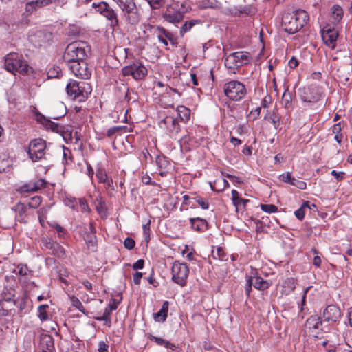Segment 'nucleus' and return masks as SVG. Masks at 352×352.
Listing matches in <instances>:
<instances>
[{"label": "nucleus", "instance_id": "9", "mask_svg": "<svg viewBox=\"0 0 352 352\" xmlns=\"http://www.w3.org/2000/svg\"><path fill=\"white\" fill-rule=\"evenodd\" d=\"M123 76H131L135 80H142L147 75L148 70L140 61L134 60L129 65L122 68Z\"/></svg>", "mask_w": 352, "mask_h": 352}, {"label": "nucleus", "instance_id": "25", "mask_svg": "<svg viewBox=\"0 0 352 352\" xmlns=\"http://www.w3.org/2000/svg\"><path fill=\"white\" fill-rule=\"evenodd\" d=\"M168 301L166 300L163 302L160 310L153 314V318L155 321L163 322L166 320L168 311Z\"/></svg>", "mask_w": 352, "mask_h": 352}, {"label": "nucleus", "instance_id": "20", "mask_svg": "<svg viewBox=\"0 0 352 352\" xmlns=\"http://www.w3.org/2000/svg\"><path fill=\"white\" fill-rule=\"evenodd\" d=\"M306 327L311 333H318L322 331V322L320 318L316 315L311 316L306 321Z\"/></svg>", "mask_w": 352, "mask_h": 352}, {"label": "nucleus", "instance_id": "57", "mask_svg": "<svg viewBox=\"0 0 352 352\" xmlns=\"http://www.w3.org/2000/svg\"><path fill=\"white\" fill-rule=\"evenodd\" d=\"M150 224L151 221L149 220L146 224L143 225V233L145 240L148 242L150 239Z\"/></svg>", "mask_w": 352, "mask_h": 352}, {"label": "nucleus", "instance_id": "39", "mask_svg": "<svg viewBox=\"0 0 352 352\" xmlns=\"http://www.w3.org/2000/svg\"><path fill=\"white\" fill-rule=\"evenodd\" d=\"M116 52H114V59L120 63L122 60H124L126 58V49L119 47L118 48H115Z\"/></svg>", "mask_w": 352, "mask_h": 352}, {"label": "nucleus", "instance_id": "24", "mask_svg": "<svg viewBox=\"0 0 352 352\" xmlns=\"http://www.w3.org/2000/svg\"><path fill=\"white\" fill-rule=\"evenodd\" d=\"M92 7L96 10V12L104 16L107 19H110V9L107 3L104 1H100L98 3H93Z\"/></svg>", "mask_w": 352, "mask_h": 352}, {"label": "nucleus", "instance_id": "60", "mask_svg": "<svg viewBox=\"0 0 352 352\" xmlns=\"http://www.w3.org/2000/svg\"><path fill=\"white\" fill-rule=\"evenodd\" d=\"M52 228H54L59 236H63L66 232L65 230L59 224L54 223L52 225Z\"/></svg>", "mask_w": 352, "mask_h": 352}, {"label": "nucleus", "instance_id": "47", "mask_svg": "<svg viewBox=\"0 0 352 352\" xmlns=\"http://www.w3.org/2000/svg\"><path fill=\"white\" fill-rule=\"evenodd\" d=\"M261 208L263 212L269 214L278 211V207L274 204H261Z\"/></svg>", "mask_w": 352, "mask_h": 352}, {"label": "nucleus", "instance_id": "44", "mask_svg": "<svg viewBox=\"0 0 352 352\" xmlns=\"http://www.w3.org/2000/svg\"><path fill=\"white\" fill-rule=\"evenodd\" d=\"M196 203H197L202 209L207 210L209 208V203L208 200L205 198H203L201 196H195L192 197Z\"/></svg>", "mask_w": 352, "mask_h": 352}, {"label": "nucleus", "instance_id": "13", "mask_svg": "<svg viewBox=\"0 0 352 352\" xmlns=\"http://www.w3.org/2000/svg\"><path fill=\"white\" fill-rule=\"evenodd\" d=\"M53 35L51 32L39 30L32 35L30 39L36 47H46L50 44Z\"/></svg>", "mask_w": 352, "mask_h": 352}, {"label": "nucleus", "instance_id": "18", "mask_svg": "<svg viewBox=\"0 0 352 352\" xmlns=\"http://www.w3.org/2000/svg\"><path fill=\"white\" fill-rule=\"evenodd\" d=\"M279 179L283 182L290 184L300 190H305L307 188V184L305 182L292 177L290 172L281 174L279 176Z\"/></svg>", "mask_w": 352, "mask_h": 352}, {"label": "nucleus", "instance_id": "23", "mask_svg": "<svg viewBox=\"0 0 352 352\" xmlns=\"http://www.w3.org/2000/svg\"><path fill=\"white\" fill-rule=\"evenodd\" d=\"M96 209L101 219H105L108 217V207L102 197L96 199Z\"/></svg>", "mask_w": 352, "mask_h": 352}, {"label": "nucleus", "instance_id": "33", "mask_svg": "<svg viewBox=\"0 0 352 352\" xmlns=\"http://www.w3.org/2000/svg\"><path fill=\"white\" fill-rule=\"evenodd\" d=\"M285 294H289L296 288V283L294 278H287L282 283Z\"/></svg>", "mask_w": 352, "mask_h": 352}, {"label": "nucleus", "instance_id": "30", "mask_svg": "<svg viewBox=\"0 0 352 352\" xmlns=\"http://www.w3.org/2000/svg\"><path fill=\"white\" fill-rule=\"evenodd\" d=\"M250 12V8L249 7L245 6L241 8H228L225 10L224 12L227 14H231L233 16H241V14H246L248 15Z\"/></svg>", "mask_w": 352, "mask_h": 352}, {"label": "nucleus", "instance_id": "19", "mask_svg": "<svg viewBox=\"0 0 352 352\" xmlns=\"http://www.w3.org/2000/svg\"><path fill=\"white\" fill-rule=\"evenodd\" d=\"M46 181L43 179H39L34 182H30L21 186V190L25 192H36L46 186Z\"/></svg>", "mask_w": 352, "mask_h": 352}, {"label": "nucleus", "instance_id": "53", "mask_svg": "<svg viewBox=\"0 0 352 352\" xmlns=\"http://www.w3.org/2000/svg\"><path fill=\"white\" fill-rule=\"evenodd\" d=\"M41 203V198L39 196H35L32 197L30 201L28 203L29 208H36L40 206Z\"/></svg>", "mask_w": 352, "mask_h": 352}, {"label": "nucleus", "instance_id": "61", "mask_svg": "<svg viewBox=\"0 0 352 352\" xmlns=\"http://www.w3.org/2000/svg\"><path fill=\"white\" fill-rule=\"evenodd\" d=\"M60 73L61 72L58 67H57L56 69L53 68L50 69V71L47 72V76L50 78L59 77Z\"/></svg>", "mask_w": 352, "mask_h": 352}, {"label": "nucleus", "instance_id": "28", "mask_svg": "<svg viewBox=\"0 0 352 352\" xmlns=\"http://www.w3.org/2000/svg\"><path fill=\"white\" fill-rule=\"evenodd\" d=\"M40 344L43 352H52L54 349V340L50 336H43Z\"/></svg>", "mask_w": 352, "mask_h": 352}, {"label": "nucleus", "instance_id": "50", "mask_svg": "<svg viewBox=\"0 0 352 352\" xmlns=\"http://www.w3.org/2000/svg\"><path fill=\"white\" fill-rule=\"evenodd\" d=\"M212 256L214 259H219L222 261L224 260L225 253L221 248L218 247L215 250H213L212 251Z\"/></svg>", "mask_w": 352, "mask_h": 352}, {"label": "nucleus", "instance_id": "48", "mask_svg": "<svg viewBox=\"0 0 352 352\" xmlns=\"http://www.w3.org/2000/svg\"><path fill=\"white\" fill-rule=\"evenodd\" d=\"M309 207V203L305 202L300 208L295 211L294 214L296 218L299 220H302L305 217V208Z\"/></svg>", "mask_w": 352, "mask_h": 352}, {"label": "nucleus", "instance_id": "35", "mask_svg": "<svg viewBox=\"0 0 352 352\" xmlns=\"http://www.w3.org/2000/svg\"><path fill=\"white\" fill-rule=\"evenodd\" d=\"M331 10L333 23H339L343 16L342 8L338 5H334L332 7Z\"/></svg>", "mask_w": 352, "mask_h": 352}, {"label": "nucleus", "instance_id": "29", "mask_svg": "<svg viewBox=\"0 0 352 352\" xmlns=\"http://www.w3.org/2000/svg\"><path fill=\"white\" fill-rule=\"evenodd\" d=\"M155 33H162L164 37H166L173 45H177V38L176 37L170 32L166 30L165 28L161 26L154 27Z\"/></svg>", "mask_w": 352, "mask_h": 352}, {"label": "nucleus", "instance_id": "42", "mask_svg": "<svg viewBox=\"0 0 352 352\" xmlns=\"http://www.w3.org/2000/svg\"><path fill=\"white\" fill-rule=\"evenodd\" d=\"M198 21L197 20H191L189 21H186L183 25L180 28V34L182 36L184 35L185 33L190 31V29L197 23Z\"/></svg>", "mask_w": 352, "mask_h": 352}, {"label": "nucleus", "instance_id": "51", "mask_svg": "<svg viewBox=\"0 0 352 352\" xmlns=\"http://www.w3.org/2000/svg\"><path fill=\"white\" fill-rule=\"evenodd\" d=\"M85 241L87 242L88 248L92 251H95L96 249V236L94 234L87 236V239H85Z\"/></svg>", "mask_w": 352, "mask_h": 352}, {"label": "nucleus", "instance_id": "46", "mask_svg": "<svg viewBox=\"0 0 352 352\" xmlns=\"http://www.w3.org/2000/svg\"><path fill=\"white\" fill-rule=\"evenodd\" d=\"M292 95L288 91H285L282 96V102L284 104L285 108L288 109L292 104Z\"/></svg>", "mask_w": 352, "mask_h": 352}, {"label": "nucleus", "instance_id": "56", "mask_svg": "<svg viewBox=\"0 0 352 352\" xmlns=\"http://www.w3.org/2000/svg\"><path fill=\"white\" fill-rule=\"evenodd\" d=\"M71 301H72V305L74 307H75L79 311L84 312V307H83L82 302L78 300V298L73 296L71 298Z\"/></svg>", "mask_w": 352, "mask_h": 352}, {"label": "nucleus", "instance_id": "62", "mask_svg": "<svg viewBox=\"0 0 352 352\" xmlns=\"http://www.w3.org/2000/svg\"><path fill=\"white\" fill-rule=\"evenodd\" d=\"M98 352H109V345L104 341H100L98 343Z\"/></svg>", "mask_w": 352, "mask_h": 352}, {"label": "nucleus", "instance_id": "2", "mask_svg": "<svg viewBox=\"0 0 352 352\" xmlns=\"http://www.w3.org/2000/svg\"><path fill=\"white\" fill-rule=\"evenodd\" d=\"M91 52V48L86 42L76 41L69 43L63 55V59L67 63L85 60Z\"/></svg>", "mask_w": 352, "mask_h": 352}, {"label": "nucleus", "instance_id": "7", "mask_svg": "<svg viewBox=\"0 0 352 352\" xmlns=\"http://www.w3.org/2000/svg\"><path fill=\"white\" fill-rule=\"evenodd\" d=\"M225 95L232 100L239 101L246 94L245 85L238 80H231L224 85Z\"/></svg>", "mask_w": 352, "mask_h": 352}, {"label": "nucleus", "instance_id": "12", "mask_svg": "<svg viewBox=\"0 0 352 352\" xmlns=\"http://www.w3.org/2000/svg\"><path fill=\"white\" fill-rule=\"evenodd\" d=\"M321 96L320 88L316 85H311L300 90L301 100L305 102H315Z\"/></svg>", "mask_w": 352, "mask_h": 352}, {"label": "nucleus", "instance_id": "1", "mask_svg": "<svg viewBox=\"0 0 352 352\" xmlns=\"http://www.w3.org/2000/svg\"><path fill=\"white\" fill-rule=\"evenodd\" d=\"M309 19V14L305 10H297L283 16L281 26L285 32L294 34L301 30Z\"/></svg>", "mask_w": 352, "mask_h": 352}, {"label": "nucleus", "instance_id": "26", "mask_svg": "<svg viewBox=\"0 0 352 352\" xmlns=\"http://www.w3.org/2000/svg\"><path fill=\"white\" fill-rule=\"evenodd\" d=\"M248 278L252 280L251 283L256 289L263 291L267 289L270 285L268 281L263 280L260 276H248Z\"/></svg>", "mask_w": 352, "mask_h": 352}, {"label": "nucleus", "instance_id": "58", "mask_svg": "<svg viewBox=\"0 0 352 352\" xmlns=\"http://www.w3.org/2000/svg\"><path fill=\"white\" fill-rule=\"evenodd\" d=\"M135 245V242L132 238L127 237L124 239V245L125 248L128 250H132L134 248Z\"/></svg>", "mask_w": 352, "mask_h": 352}, {"label": "nucleus", "instance_id": "43", "mask_svg": "<svg viewBox=\"0 0 352 352\" xmlns=\"http://www.w3.org/2000/svg\"><path fill=\"white\" fill-rule=\"evenodd\" d=\"M47 308H48L47 305H41L38 307V317L41 321H45L49 318Z\"/></svg>", "mask_w": 352, "mask_h": 352}, {"label": "nucleus", "instance_id": "38", "mask_svg": "<svg viewBox=\"0 0 352 352\" xmlns=\"http://www.w3.org/2000/svg\"><path fill=\"white\" fill-rule=\"evenodd\" d=\"M178 116L181 120L186 122L190 118V111L184 106H179L177 108Z\"/></svg>", "mask_w": 352, "mask_h": 352}, {"label": "nucleus", "instance_id": "41", "mask_svg": "<svg viewBox=\"0 0 352 352\" xmlns=\"http://www.w3.org/2000/svg\"><path fill=\"white\" fill-rule=\"evenodd\" d=\"M96 176L100 183H104L107 182L108 177L107 172L105 169L100 166H98L97 168Z\"/></svg>", "mask_w": 352, "mask_h": 352}, {"label": "nucleus", "instance_id": "17", "mask_svg": "<svg viewBox=\"0 0 352 352\" xmlns=\"http://www.w3.org/2000/svg\"><path fill=\"white\" fill-rule=\"evenodd\" d=\"M56 2V0H33L25 3V12L30 14Z\"/></svg>", "mask_w": 352, "mask_h": 352}, {"label": "nucleus", "instance_id": "37", "mask_svg": "<svg viewBox=\"0 0 352 352\" xmlns=\"http://www.w3.org/2000/svg\"><path fill=\"white\" fill-rule=\"evenodd\" d=\"M49 248L52 249L53 254L58 257H63L65 255L64 248L57 243H50Z\"/></svg>", "mask_w": 352, "mask_h": 352}, {"label": "nucleus", "instance_id": "15", "mask_svg": "<svg viewBox=\"0 0 352 352\" xmlns=\"http://www.w3.org/2000/svg\"><path fill=\"white\" fill-rule=\"evenodd\" d=\"M322 316L324 321L336 322L341 318L342 314L338 306L329 305L323 311Z\"/></svg>", "mask_w": 352, "mask_h": 352}, {"label": "nucleus", "instance_id": "14", "mask_svg": "<svg viewBox=\"0 0 352 352\" xmlns=\"http://www.w3.org/2000/svg\"><path fill=\"white\" fill-rule=\"evenodd\" d=\"M161 128H166V131L171 138H175L180 131V126L177 118L173 116H166L160 123Z\"/></svg>", "mask_w": 352, "mask_h": 352}, {"label": "nucleus", "instance_id": "36", "mask_svg": "<svg viewBox=\"0 0 352 352\" xmlns=\"http://www.w3.org/2000/svg\"><path fill=\"white\" fill-rule=\"evenodd\" d=\"M14 294L11 292H3L0 298V306L3 307V302H12L13 305L16 304V301L14 299Z\"/></svg>", "mask_w": 352, "mask_h": 352}, {"label": "nucleus", "instance_id": "40", "mask_svg": "<svg viewBox=\"0 0 352 352\" xmlns=\"http://www.w3.org/2000/svg\"><path fill=\"white\" fill-rule=\"evenodd\" d=\"M341 131L342 127L340 123L336 124L333 126L332 132L335 135L334 139L339 144L341 143L343 138Z\"/></svg>", "mask_w": 352, "mask_h": 352}, {"label": "nucleus", "instance_id": "5", "mask_svg": "<svg viewBox=\"0 0 352 352\" xmlns=\"http://www.w3.org/2000/svg\"><path fill=\"white\" fill-rule=\"evenodd\" d=\"M251 56L247 52H236L229 54L225 59V66L230 72L236 73L239 67L250 63Z\"/></svg>", "mask_w": 352, "mask_h": 352}, {"label": "nucleus", "instance_id": "3", "mask_svg": "<svg viewBox=\"0 0 352 352\" xmlns=\"http://www.w3.org/2000/svg\"><path fill=\"white\" fill-rule=\"evenodd\" d=\"M66 91L72 99L82 102L91 94V87L88 83L70 80L66 85Z\"/></svg>", "mask_w": 352, "mask_h": 352}, {"label": "nucleus", "instance_id": "11", "mask_svg": "<svg viewBox=\"0 0 352 352\" xmlns=\"http://www.w3.org/2000/svg\"><path fill=\"white\" fill-rule=\"evenodd\" d=\"M69 69L78 78L89 79L91 76V70L85 60L67 63Z\"/></svg>", "mask_w": 352, "mask_h": 352}, {"label": "nucleus", "instance_id": "59", "mask_svg": "<svg viewBox=\"0 0 352 352\" xmlns=\"http://www.w3.org/2000/svg\"><path fill=\"white\" fill-rule=\"evenodd\" d=\"M261 107H256L254 110H252L249 113V118H252L253 120H256L261 113Z\"/></svg>", "mask_w": 352, "mask_h": 352}, {"label": "nucleus", "instance_id": "52", "mask_svg": "<svg viewBox=\"0 0 352 352\" xmlns=\"http://www.w3.org/2000/svg\"><path fill=\"white\" fill-rule=\"evenodd\" d=\"M152 9H159L165 3V0H146Z\"/></svg>", "mask_w": 352, "mask_h": 352}, {"label": "nucleus", "instance_id": "22", "mask_svg": "<svg viewBox=\"0 0 352 352\" xmlns=\"http://www.w3.org/2000/svg\"><path fill=\"white\" fill-rule=\"evenodd\" d=\"M191 228L197 232H204L208 229V222L200 217L190 218Z\"/></svg>", "mask_w": 352, "mask_h": 352}, {"label": "nucleus", "instance_id": "31", "mask_svg": "<svg viewBox=\"0 0 352 352\" xmlns=\"http://www.w3.org/2000/svg\"><path fill=\"white\" fill-rule=\"evenodd\" d=\"M264 119L267 122H271L275 129H277L279 126L280 117L276 113V110L275 109L272 112H267V113L264 117Z\"/></svg>", "mask_w": 352, "mask_h": 352}, {"label": "nucleus", "instance_id": "54", "mask_svg": "<svg viewBox=\"0 0 352 352\" xmlns=\"http://www.w3.org/2000/svg\"><path fill=\"white\" fill-rule=\"evenodd\" d=\"M156 163L161 168H166L168 162L167 158L164 156H157L156 158Z\"/></svg>", "mask_w": 352, "mask_h": 352}, {"label": "nucleus", "instance_id": "21", "mask_svg": "<svg viewBox=\"0 0 352 352\" xmlns=\"http://www.w3.org/2000/svg\"><path fill=\"white\" fill-rule=\"evenodd\" d=\"M232 195V201L233 205L236 208V211L238 212L240 210H245L246 207V204L250 201L249 199H245L241 198L239 197V193L236 190H232L231 192Z\"/></svg>", "mask_w": 352, "mask_h": 352}, {"label": "nucleus", "instance_id": "10", "mask_svg": "<svg viewBox=\"0 0 352 352\" xmlns=\"http://www.w3.org/2000/svg\"><path fill=\"white\" fill-rule=\"evenodd\" d=\"M173 280L183 287L186 283V279L188 276L189 269L186 263H179L176 261L173 263L171 269Z\"/></svg>", "mask_w": 352, "mask_h": 352}, {"label": "nucleus", "instance_id": "6", "mask_svg": "<svg viewBox=\"0 0 352 352\" xmlns=\"http://www.w3.org/2000/svg\"><path fill=\"white\" fill-rule=\"evenodd\" d=\"M122 10L126 20L131 25L137 24L140 21L138 8L133 0H113Z\"/></svg>", "mask_w": 352, "mask_h": 352}, {"label": "nucleus", "instance_id": "32", "mask_svg": "<svg viewBox=\"0 0 352 352\" xmlns=\"http://www.w3.org/2000/svg\"><path fill=\"white\" fill-rule=\"evenodd\" d=\"M220 3L217 0H201L199 1L198 7L200 9L219 8Z\"/></svg>", "mask_w": 352, "mask_h": 352}, {"label": "nucleus", "instance_id": "27", "mask_svg": "<svg viewBox=\"0 0 352 352\" xmlns=\"http://www.w3.org/2000/svg\"><path fill=\"white\" fill-rule=\"evenodd\" d=\"M126 111H124L121 105H118L116 107L114 112L111 113V118L114 122H124L126 120Z\"/></svg>", "mask_w": 352, "mask_h": 352}, {"label": "nucleus", "instance_id": "64", "mask_svg": "<svg viewBox=\"0 0 352 352\" xmlns=\"http://www.w3.org/2000/svg\"><path fill=\"white\" fill-rule=\"evenodd\" d=\"M144 261L143 259H139L135 263H133V269L135 270L142 269L144 267Z\"/></svg>", "mask_w": 352, "mask_h": 352}, {"label": "nucleus", "instance_id": "34", "mask_svg": "<svg viewBox=\"0 0 352 352\" xmlns=\"http://www.w3.org/2000/svg\"><path fill=\"white\" fill-rule=\"evenodd\" d=\"M166 21L172 23H177L183 19V14L180 12L167 13L164 16Z\"/></svg>", "mask_w": 352, "mask_h": 352}, {"label": "nucleus", "instance_id": "4", "mask_svg": "<svg viewBox=\"0 0 352 352\" xmlns=\"http://www.w3.org/2000/svg\"><path fill=\"white\" fill-rule=\"evenodd\" d=\"M28 65L23 59V56L18 53L11 52L5 57V68L13 74L19 72L21 74H26L28 71Z\"/></svg>", "mask_w": 352, "mask_h": 352}, {"label": "nucleus", "instance_id": "63", "mask_svg": "<svg viewBox=\"0 0 352 352\" xmlns=\"http://www.w3.org/2000/svg\"><path fill=\"white\" fill-rule=\"evenodd\" d=\"M331 174L335 177L338 182H340L344 179V172H337L336 170H333L331 171Z\"/></svg>", "mask_w": 352, "mask_h": 352}, {"label": "nucleus", "instance_id": "45", "mask_svg": "<svg viewBox=\"0 0 352 352\" xmlns=\"http://www.w3.org/2000/svg\"><path fill=\"white\" fill-rule=\"evenodd\" d=\"M122 300V295L121 293L118 292L115 296L111 298V311L117 308L118 305Z\"/></svg>", "mask_w": 352, "mask_h": 352}, {"label": "nucleus", "instance_id": "55", "mask_svg": "<svg viewBox=\"0 0 352 352\" xmlns=\"http://www.w3.org/2000/svg\"><path fill=\"white\" fill-rule=\"evenodd\" d=\"M28 272L29 270L25 265H19L16 267V269L14 271V272H15L16 274L21 276L27 275Z\"/></svg>", "mask_w": 352, "mask_h": 352}, {"label": "nucleus", "instance_id": "16", "mask_svg": "<svg viewBox=\"0 0 352 352\" xmlns=\"http://www.w3.org/2000/svg\"><path fill=\"white\" fill-rule=\"evenodd\" d=\"M322 38L326 45L334 49L338 36V32L335 28H327L322 30Z\"/></svg>", "mask_w": 352, "mask_h": 352}, {"label": "nucleus", "instance_id": "49", "mask_svg": "<svg viewBox=\"0 0 352 352\" xmlns=\"http://www.w3.org/2000/svg\"><path fill=\"white\" fill-rule=\"evenodd\" d=\"M148 338L151 341L155 342L157 345L163 346L165 348L166 347V345L168 344V340H164L161 338L156 337L151 334L148 335Z\"/></svg>", "mask_w": 352, "mask_h": 352}, {"label": "nucleus", "instance_id": "8", "mask_svg": "<svg viewBox=\"0 0 352 352\" xmlns=\"http://www.w3.org/2000/svg\"><path fill=\"white\" fill-rule=\"evenodd\" d=\"M46 143L42 139H34L30 141L28 149L29 158L34 162L45 158Z\"/></svg>", "mask_w": 352, "mask_h": 352}]
</instances>
